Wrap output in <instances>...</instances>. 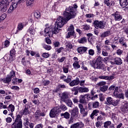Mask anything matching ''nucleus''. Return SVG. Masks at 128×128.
<instances>
[{"label":"nucleus","mask_w":128,"mask_h":128,"mask_svg":"<svg viewBox=\"0 0 128 128\" xmlns=\"http://www.w3.org/2000/svg\"><path fill=\"white\" fill-rule=\"evenodd\" d=\"M60 112H62V110L58 106H55L52 108L50 112V116L53 118H56L58 114H60Z\"/></svg>","instance_id":"obj_6"},{"label":"nucleus","mask_w":128,"mask_h":128,"mask_svg":"<svg viewBox=\"0 0 128 128\" xmlns=\"http://www.w3.org/2000/svg\"><path fill=\"white\" fill-rule=\"evenodd\" d=\"M110 62L112 64H115L117 66H120L122 64V60L120 58L118 57L114 59V63L112 62Z\"/></svg>","instance_id":"obj_13"},{"label":"nucleus","mask_w":128,"mask_h":128,"mask_svg":"<svg viewBox=\"0 0 128 128\" xmlns=\"http://www.w3.org/2000/svg\"><path fill=\"white\" fill-rule=\"evenodd\" d=\"M112 16H114V20L116 22L121 20L122 19V16L120 15L119 12H116Z\"/></svg>","instance_id":"obj_14"},{"label":"nucleus","mask_w":128,"mask_h":128,"mask_svg":"<svg viewBox=\"0 0 128 128\" xmlns=\"http://www.w3.org/2000/svg\"><path fill=\"white\" fill-rule=\"evenodd\" d=\"M34 16L38 19L40 18V12H35L34 13Z\"/></svg>","instance_id":"obj_48"},{"label":"nucleus","mask_w":128,"mask_h":128,"mask_svg":"<svg viewBox=\"0 0 128 128\" xmlns=\"http://www.w3.org/2000/svg\"><path fill=\"white\" fill-rule=\"evenodd\" d=\"M71 116L72 118H78V108L75 107L70 112Z\"/></svg>","instance_id":"obj_10"},{"label":"nucleus","mask_w":128,"mask_h":128,"mask_svg":"<svg viewBox=\"0 0 128 128\" xmlns=\"http://www.w3.org/2000/svg\"><path fill=\"white\" fill-rule=\"evenodd\" d=\"M28 108H29L28 106L26 107V106H25V108L22 112V114H24V116H27V114H30V112Z\"/></svg>","instance_id":"obj_25"},{"label":"nucleus","mask_w":128,"mask_h":128,"mask_svg":"<svg viewBox=\"0 0 128 128\" xmlns=\"http://www.w3.org/2000/svg\"><path fill=\"white\" fill-rule=\"evenodd\" d=\"M86 42H88V40L86 37H84L78 40V42H79V44H86Z\"/></svg>","instance_id":"obj_32"},{"label":"nucleus","mask_w":128,"mask_h":128,"mask_svg":"<svg viewBox=\"0 0 128 128\" xmlns=\"http://www.w3.org/2000/svg\"><path fill=\"white\" fill-rule=\"evenodd\" d=\"M28 32H29L31 36H34L36 34V30L33 26H30L28 28Z\"/></svg>","instance_id":"obj_29"},{"label":"nucleus","mask_w":128,"mask_h":128,"mask_svg":"<svg viewBox=\"0 0 128 128\" xmlns=\"http://www.w3.org/2000/svg\"><path fill=\"white\" fill-rule=\"evenodd\" d=\"M120 4L121 6H126L128 4V0H120Z\"/></svg>","instance_id":"obj_30"},{"label":"nucleus","mask_w":128,"mask_h":128,"mask_svg":"<svg viewBox=\"0 0 128 128\" xmlns=\"http://www.w3.org/2000/svg\"><path fill=\"white\" fill-rule=\"evenodd\" d=\"M72 92H74V95L78 94V87H74L71 89Z\"/></svg>","instance_id":"obj_36"},{"label":"nucleus","mask_w":128,"mask_h":128,"mask_svg":"<svg viewBox=\"0 0 128 128\" xmlns=\"http://www.w3.org/2000/svg\"><path fill=\"white\" fill-rule=\"evenodd\" d=\"M12 120V119L10 117H8L6 118V122H8V124H10Z\"/></svg>","instance_id":"obj_62"},{"label":"nucleus","mask_w":128,"mask_h":128,"mask_svg":"<svg viewBox=\"0 0 128 128\" xmlns=\"http://www.w3.org/2000/svg\"><path fill=\"white\" fill-rule=\"evenodd\" d=\"M106 102L108 104H112V102H114V100L111 97H108L106 98Z\"/></svg>","instance_id":"obj_41"},{"label":"nucleus","mask_w":128,"mask_h":128,"mask_svg":"<svg viewBox=\"0 0 128 128\" xmlns=\"http://www.w3.org/2000/svg\"><path fill=\"white\" fill-rule=\"evenodd\" d=\"M58 108L60 110H63V112H65V110H68V107L66 106V105L62 104L60 106H57Z\"/></svg>","instance_id":"obj_31"},{"label":"nucleus","mask_w":128,"mask_h":128,"mask_svg":"<svg viewBox=\"0 0 128 128\" xmlns=\"http://www.w3.org/2000/svg\"><path fill=\"white\" fill-rule=\"evenodd\" d=\"M118 42L122 46H124V48H126L128 46L126 45V38L122 37L119 38Z\"/></svg>","instance_id":"obj_17"},{"label":"nucleus","mask_w":128,"mask_h":128,"mask_svg":"<svg viewBox=\"0 0 128 128\" xmlns=\"http://www.w3.org/2000/svg\"><path fill=\"white\" fill-rule=\"evenodd\" d=\"M100 113V110H94L91 114V115L90 116V118H92V120H94V116H98V114Z\"/></svg>","instance_id":"obj_23"},{"label":"nucleus","mask_w":128,"mask_h":128,"mask_svg":"<svg viewBox=\"0 0 128 128\" xmlns=\"http://www.w3.org/2000/svg\"><path fill=\"white\" fill-rule=\"evenodd\" d=\"M78 106L80 110V112L83 116H88V111H86V109L84 108L82 104H78Z\"/></svg>","instance_id":"obj_9"},{"label":"nucleus","mask_w":128,"mask_h":128,"mask_svg":"<svg viewBox=\"0 0 128 128\" xmlns=\"http://www.w3.org/2000/svg\"><path fill=\"white\" fill-rule=\"evenodd\" d=\"M74 70H78L80 68V62H74L72 64Z\"/></svg>","instance_id":"obj_24"},{"label":"nucleus","mask_w":128,"mask_h":128,"mask_svg":"<svg viewBox=\"0 0 128 128\" xmlns=\"http://www.w3.org/2000/svg\"><path fill=\"white\" fill-rule=\"evenodd\" d=\"M88 88L86 87H79L78 88V92L82 94V92H88Z\"/></svg>","instance_id":"obj_20"},{"label":"nucleus","mask_w":128,"mask_h":128,"mask_svg":"<svg viewBox=\"0 0 128 128\" xmlns=\"http://www.w3.org/2000/svg\"><path fill=\"white\" fill-rule=\"evenodd\" d=\"M102 124V122H99V121H97L96 122V127L97 128H100Z\"/></svg>","instance_id":"obj_58"},{"label":"nucleus","mask_w":128,"mask_h":128,"mask_svg":"<svg viewBox=\"0 0 128 128\" xmlns=\"http://www.w3.org/2000/svg\"><path fill=\"white\" fill-rule=\"evenodd\" d=\"M94 26L97 30L100 28V30H102L106 26V24H104V21H98L96 20L94 22Z\"/></svg>","instance_id":"obj_7"},{"label":"nucleus","mask_w":128,"mask_h":128,"mask_svg":"<svg viewBox=\"0 0 128 128\" xmlns=\"http://www.w3.org/2000/svg\"><path fill=\"white\" fill-rule=\"evenodd\" d=\"M102 56H108V52L105 50L102 49Z\"/></svg>","instance_id":"obj_53"},{"label":"nucleus","mask_w":128,"mask_h":128,"mask_svg":"<svg viewBox=\"0 0 128 128\" xmlns=\"http://www.w3.org/2000/svg\"><path fill=\"white\" fill-rule=\"evenodd\" d=\"M24 24L20 22L18 24L17 30H22V28H24Z\"/></svg>","instance_id":"obj_34"},{"label":"nucleus","mask_w":128,"mask_h":128,"mask_svg":"<svg viewBox=\"0 0 128 128\" xmlns=\"http://www.w3.org/2000/svg\"><path fill=\"white\" fill-rule=\"evenodd\" d=\"M66 46L67 50H72L73 48L72 44L70 42H66Z\"/></svg>","instance_id":"obj_33"},{"label":"nucleus","mask_w":128,"mask_h":128,"mask_svg":"<svg viewBox=\"0 0 128 128\" xmlns=\"http://www.w3.org/2000/svg\"><path fill=\"white\" fill-rule=\"evenodd\" d=\"M63 102H65V104H66L68 106H70V108L72 106V100L70 99H66L63 100Z\"/></svg>","instance_id":"obj_28"},{"label":"nucleus","mask_w":128,"mask_h":128,"mask_svg":"<svg viewBox=\"0 0 128 128\" xmlns=\"http://www.w3.org/2000/svg\"><path fill=\"white\" fill-rule=\"evenodd\" d=\"M110 34H111L110 31L108 30V31L104 32L103 33H102L101 34V35L100 36L102 38H106L108 36H110Z\"/></svg>","instance_id":"obj_21"},{"label":"nucleus","mask_w":128,"mask_h":128,"mask_svg":"<svg viewBox=\"0 0 128 128\" xmlns=\"http://www.w3.org/2000/svg\"><path fill=\"white\" fill-rule=\"evenodd\" d=\"M14 10L13 6H10L8 10V14H12V12Z\"/></svg>","instance_id":"obj_55"},{"label":"nucleus","mask_w":128,"mask_h":128,"mask_svg":"<svg viewBox=\"0 0 128 128\" xmlns=\"http://www.w3.org/2000/svg\"><path fill=\"white\" fill-rule=\"evenodd\" d=\"M104 4H106V6L109 7H110V6L112 4L110 0H104Z\"/></svg>","instance_id":"obj_38"},{"label":"nucleus","mask_w":128,"mask_h":128,"mask_svg":"<svg viewBox=\"0 0 128 128\" xmlns=\"http://www.w3.org/2000/svg\"><path fill=\"white\" fill-rule=\"evenodd\" d=\"M82 28L84 30H88L90 28V26L88 24L82 26Z\"/></svg>","instance_id":"obj_52"},{"label":"nucleus","mask_w":128,"mask_h":128,"mask_svg":"<svg viewBox=\"0 0 128 128\" xmlns=\"http://www.w3.org/2000/svg\"><path fill=\"white\" fill-rule=\"evenodd\" d=\"M94 54L95 52L94 49H90L88 50V54H89V56H94Z\"/></svg>","instance_id":"obj_42"},{"label":"nucleus","mask_w":128,"mask_h":128,"mask_svg":"<svg viewBox=\"0 0 128 128\" xmlns=\"http://www.w3.org/2000/svg\"><path fill=\"white\" fill-rule=\"evenodd\" d=\"M42 47L44 50H52V46H50L43 44Z\"/></svg>","instance_id":"obj_43"},{"label":"nucleus","mask_w":128,"mask_h":128,"mask_svg":"<svg viewBox=\"0 0 128 128\" xmlns=\"http://www.w3.org/2000/svg\"><path fill=\"white\" fill-rule=\"evenodd\" d=\"M10 42L8 41V40H5L4 42V46L6 48H8L10 46Z\"/></svg>","instance_id":"obj_61"},{"label":"nucleus","mask_w":128,"mask_h":128,"mask_svg":"<svg viewBox=\"0 0 128 128\" xmlns=\"http://www.w3.org/2000/svg\"><path fill=\"white\" fill-rule=\"evenodd\" d=\"M74 36V32H68V34L66 36L67 38H70V36Z\"/></svg>","instance_id":"obj_47"},{"label":"nucleus","mask_w":128,"mask_h":128,"mask_svg":"<svg viewBox=\"0 0 128 128\" xmlns=\"http://www.w3.org/2000/svg\"><path fill=\"white\" fill-rule=\"evenodd\" d=\"M18 4H20L18 2V0H14L11 6H13L14 9L16 8H18Z\"/></svg>","instance_id":"obj_35"},{"label":"nucleus","mask_w":128,"mask_h":128,"mask_svg":"<svg viewBox=\"0 0 128 128\" xmlns=\"http://www.w3.org/2000/svg\"><path fill=\"white\" fill-rule=\"evenodd\" d=\"M120 110L122 114L128 113V102H125L120 107Z\"/></svg>","instance_id":"obj_8"},{"label":"nucleus","mask_w":128,"mask_h":128,"mask_svg":"<svg viewBox=\"0 0 128 128\" xmlns=\"http://www.w3.org/2000/svg\"><path fill=\"white\" fill-rule=\"evenodd\" d=\"M60 116H63V118H66V120H68L70 117V114L68 112H66L64 113L61 114Z\"/></svg>","instance_id":"obj_27"},{"label":"nucleus","mask_w":128,"mask_h":128,"mask_svg":"<svg viewBox=\"0 0 128 128\" xmlns=\"http://www.w3.org/2000/svg\"><path fill=\"white\" fill-rule=\"evenodd\" d=\"M78 8V5L76 4H74L72 7H69L64 12V16L66 20L68 22L72 18H74L76 14L78 12L76 9Z\"/></svg>","instance_id":"obj_2"},{"label":"nucleus","mask_w":128,"mask_h":128,"mask_svg":"<svg viewBox=\"0 0 128 128\" xmlns=\"http://www.w3.org/2000/svg\"><path fill=\"white\" fill-rule=\"evenodd\" d=\"M7 76H10L11 78H14V76H16V72L11 71L10 73Z\"/></svg>","instance_id":"obj_46"},{"label":"nucleus","mask_w":128,"mask_h":128,"mask_svg":"<svg viewBox=\"0 0 128 128\" xmlns=\"http://www.w3.org/2000/svg\"><path fill=\"white\" fill-rule=\"evenodd\" d=\"M16 54V50L12 48V50L10 51V56H11V58H12V60H14V56Z\"/></svg>","instance_id":"obj_37"},{"label":"nucleus","mask_w":128,"mask_h":128,"mask_svg":"<svg viewBox=\"0 0 128 128\" xmlns=\"http://www.w3.org/2000/svg\"><path fill=\"white\" fill-rule=\"evenodd\" d=\"M80 104H84L86 102V99L84 96L81 95L80 96Z\"/></svg>","instance_id":"obj_39"},{"label":"nucleus","mask_w":128,"mask_h":128,"mask_svg":"<svg viewBox=\"0 0 128 128\" xmlns=\"http://www.w3.org/2000/svg\"><path fill=\"white\" fill-rule=\"evenodd\" d=\"M68 21L65 18H64L62 16H58L54 28H45L44 31L45 36H50L52 34H58L60 30V28H62L64 24H68Z\"/></svg>","instance_id":"obj_1"},{"label":"nucleus","mask_w":128,"mask_h":128,"mask_svg":"<svg viewBox=\"0 0 128 128\" xmlns=\"http://www.w3.org/2000/svg\"><path fill=\"white\" fill-rule=\"evenodd\" d=\"M84 126V124L82 122H78L70 126V128H82Z\"/></svg>","instance_id":"obj_12"},{"label":"nucleus","mask_w":128,"mask_h":128,"mask_svg":"<svg viewBox=\"0 0 128 128\" xmlns=\"http://www.w3.org/2000/svg\"><path fill=\"white\" fill-rule=\"evenodd\" d=\"M1 80L3 82H4V84H8V82H12V78L7 75L6 78H2Z\"/></svg>","instance_id":"obj_22"},{"label":"nucleus","mask_w":128,"mask_h":128,"mask_svg":"<svg viewBox=\"0 0 128 128\" xmlns=\"http://www.w3.org/2000/svg\"><path fill=\"white\" fill-rule=\"evenodd\" d=\"M80 84V78H76V80H72L69 84L70 86H78Z\"/></svg>","instance_id":"obj_18"},{"label":"nucleus","mask_w":128,"mask_h":128,"mask_svg":"<svg viewBox=\"0 0 128 128\" xmlns=\"http://www.w3.org/2000/svg\"><path fill=\"white\" fill-rule=\"evenodd\" d=\"M104 118L102 115H100L97 118V122H102V120H104Z\"/></svg>","instance_id":"obj_60"},{"label":"nucleus","mask_w":128,"mask_h":128,"mask_svg":"<svg viewBox=\"0 0 128 128\" xmlns=\"http://www.w3.org/2000/svg\"><path fill=\"white\" fill-rule=\"evenodd\" d=\"M112 124V122L110 121H107L104 123V128H108Z\"/></svg>","instance_id":"obj_44"},{"label":"nucleus","mask_w":128,"mask_h":128,"mask_svg":"<svg viewBox=\"0 0 128 128\" xmlns=\"http://www.w3.org/2000/svg\"><path fill=\"white\" fill-rule=\"evenodd\" d=\"M12 84H18V78H14L12 80Z\"/></svg>","instance_id":"obj_64"},{"label":"nucleus","mask_w":128,"mask_h":128,"mask_svg":"<svg viewBox=\"0 0 128 128\" xmlns=\"http://www.w3.org/2000/svg\"><path fill=\"white\" fill-rule=\"evenodd\" d=\"M66 60V58L65 56H62L58 60V62H62Z\"/></svg>","instance_id":"obj_57"},{"label":"nucleus","mask_w":128,"mask_h":128,"mask_svg":"<svg viewBox=\"0 0 128 128\" xmlns=\"http://www.w3.org/2000/svg\"><path fill=\"white\" fill-rule=\"evenodd\" d=\"M108 86H102V87L100 88V90H101V92H106V90H108Z\"/></svg>","instance_id":"obj_51"},{"label":"nucleus","mask_w":128,"mask_h":128,"mask_svg":"<svg viewBox=\"0 0 128 128\" xmlns=\"http://www.w3.org/2000/svg\"><path fill=\"white\" fill-rule=\"evenodd\" d=\"M40 110H37L34 114V118L36 120H40Z\"/></svg>","instance_id":"obj_26"},{"label":"nucleus","mask_w":128,"mask_h":128,"mask_svg":"<svg viewBox=\"0 0 128 128\" xmlns=\"http://www.w3.org/2000/svg\"><path fill=\"white\" fill-rule=\"evenodd\" d=\"M62 102H64V100H68V96H70V92H64L60 94V96Z\"/></svg>","instance_id":"obj_15"},{"label":"nucleus","mask_w":128,"mask_h":128,"mask_svg":"<svg viewBox=\"0 0 128 128\" xmlns=\"http://www.w3.org/2000/svg\"><path fill=\"white\" fill-rule=\"evenodd\" d=\"M99 78H100V80H112L114 79V76H99Z\"/></svg>","instance_id":"obj_19"},{"label":"nucleus","mask_w":128,"mask_h":128,"mask_svg":"<svg viewBox=\"0 0 128 128\" xmlns=\"http://www.w3.org/2000/svg\"><path fill=\"white\" fill-rule=\"evenodd\" d=\"M93 104V108H100V102H92Z\"/></svg>","instance_id":"obj_45"},{"label":"nucleus","mask_w":128,"mask_h":128,"mask_svg":"<svg viewBox=\"0 0 128 128\" xmlns=\"http://www.w3.org/2000/svg\"><path fill=\"white\" fill-rule=\"evenodd\" d=\"M88 48L86 46L78 47V54H82L86 52Z\"/></svg>","instance_id":"obj_16"},{"label":"nucleus","mask_w":128,"mask_h":128,"mask_svg":"<svg viewBox=\"0 0 128 128\" xmlns=\"http://www.w3.org/2000/svg\"><path fill=\"white\" fill-rule=\"evenodd\" d=\"M6 16H7L6 14L4 13V14H2L0 16V18H1V19H2V20H6Z\"/></svg>","instance_id":"obj_59"},{"label":"nucleus","mask_w":128,"mask_h":128,"mask_svg":"<svg viewBox=\"0 0 128 128\" xmlns=\"http://www.w3.org/2000/svg\"><path fill=\"white\" fill-rule=\"evenodd\" d=\"M68 32H74V25H70L68 28Z\"/></svg>","instance_id":"obj_54"},{"label":"nucleus","mask_w":128,"mask_h":128,"mask_svg":"<svg viewBox=\"0 0 128 128\" xmlns=\"http://www.w3.org/2000/svg\"><path fill=\"white\" fill-rule=\"evenodd\" d=\"M12 2V0H0V10L2 12H6L8 10V6Z\"/></svg>","instance_id":"obj_5"},{"label":"nucleus","mask_w":128,"mask_h":128,"mask_svg":"<svg viewBox=\"0 0 128 128\" xmlns=\"http://www.w3.org/2000/svg\"><path fill=\"white\" fill-rule=\"evenodd\" d=\"M12 128H22V116L18 114L14 122L11 126Z\"/></svg>","instance_id":"obj_4"},{"label":"nucleus","mask_w":128,"mask_h":128,"mask_svg":"<svg viewBox=\"0 0 128 128\" xmlns=\"http://www.w3.org/2000/svg\"><path fill=\"white\" fill-rule=\"evenodd\" d=\"M12 90H20V87L18 86H12L10 87Z\"/></svg>","instance_id":"obj_63"},{"label":"nucleus","mask_w":128,"mask_h":128,"mask_svg":"<svg viewBox=\"0 0 128 128\" xmlns=\"http://www.w3.org/2000/svg\"><path fill=\"white\" fill-rule=\"evenodd\" d=\"M103 58L100 56H97L96 61L94 60H90L89 64L94 66L95 68L102 70H106V67L104 64H102Z\"/></svg>","instance_id":"obj_3"},{"label":"nucleus","mask_w":128,"mask_h":128,"mask_svg":"<svg viewBox=\"0 0 128 128\" xmlns=\"http://www.w3.org/2000/svg\"><path fill=\"white\" fill-rule=\"evenodd\" d=\"M64 82L67 84H69L72 82V76H68L67 78L64 80Z\"/></svg>","instance_id":"obj_49"},{"label":"nucleus","mask_w":128,"mask_h":128,"mask_svg":"<svg viewBox=\"0 0 128 128\" xmlns=\"http://www.w3.org/2000/svg\"><path fill=\"white\" fill-rule=\"evenodd\" d=\"M106 82H100L98 84V85L99 86H106Z\"/></svg>","instance_id":"obj_56"},{"label":"nucleus","mask_w":128,"mask_h":128,"mask_svg":"<svg viewBox=\"0 0 128 128\" xmlns=\"http://www.w3.org/2000/svg\"><path fill=\"white\" fill-rule=\"evenodd\" d=\"M8 109V110L10 112H10L8 114V116H10L12 118H14V112L15 107L12 104H10L6 108Z\"/></svg>","instance_id":"obj_11"},{"label":"nucleus","mask_w":128,"mask_h":128,"mask_svg":"<svg viewBox=\"0 0 128 128\" xmlns=\"http://www.w3.org/2000/svg\"><path fill=\"white\" fill-rule=\"evenodd\" d=\"M34 2V0H27L26 2V6H32Z\"/></svg>","instance_id":"obj_40"},{"label":"nucleus","mask_w":128,"mask_h":128,"mask_svg":"<svg viewBox=\"0 0 128 128\" xmlns=\"http://www.w3.org/2000/svg\"><path fill=\"white\" fill-rule=\"evenodd\" d=\"M96 48H97L98 54H100L102 52V48H100V44L97 45Z\"/></svg>","instance_id":"obj_50"}]
</instances>
